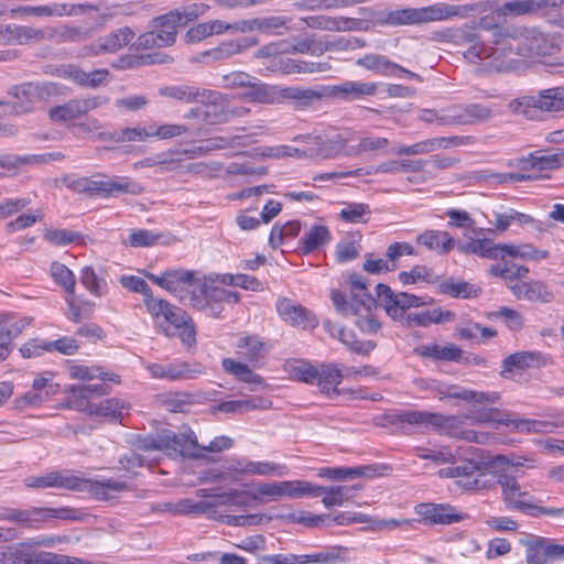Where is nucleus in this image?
Returning a JSON list of instances; mask_svg holds the SVG:
<instances>
[{"instance_id": "obj_56", "label": "nucleus", "mask_w": 564, "mask_h": 564, "mask_svg": "<svg viewBox=\"0 0 564 564\" xmlns=\"http://www.w3.org/2000/svg\"><path fill=\"white\" fill-rule=\"evenodd\" d=\"M0 564H32L30 543H21L0 552Z\"/></svg>"}, {"instance_id": "obj_13", "label": "nucleus", "mask_w": 564, "mask_h": 564, "mask_svg": "<svg viewBox=\"0 0 564 564\" xmlns=\"http://www.w3.org/2000/svg\"><path fill=\"white\" fill-rule=\"evenodd\" d=\"M376 305L382 307L386 314L393 321H401L404 318L405 311L411 307H420L427 302L422 297L415 296L406 292H394L392 289L383 283L376 286Z\"/></svg>"}, {"instance_id": "obj_12", "label": "nucleus", "mask_w": 564, "mask_h": 564, "mask_svg": "<svg viewBox=\"0 0 564 564\" xmlns=\"http://www.w3.org/2000/svg\"><path fill=\"white\" fill-rule=\"evenodd\" d=\"M227 290L215 285V281L206 278L198 283L191 295H188V305L193 308L204 312L207 316L219 318L224 311V304L227 299Z\"/></svg>"}, {"instance_id": "obj_1", "label": "nucleus", "mask_w": 564, "mask_h": 564, "mask_svg": "<svg viewBox=\"0 0 564 564\" xmlns=\"http://www.w3.org/2000/svg\"><path fill=\"white\" fill-rule=\"evenodd\" d=\"M480 11L476 3L449 4L445 2L433 3L421 8L384 9L376 13V23L380 26L400 28L421 25L431 22H441L454 18L465 19Z\"/></svg>"}, {"instance_id": "obj_14", "label": "nucleus", "mask_w": 564, "mask_h": 564, "mask_svg": "<svg viewBox=\"0 0 564 564\" xmlns=\"http://www.w3.org/2000/svg\"><path fill=\"white\" fill-rule=\"evenodd\" d=\"M166 18L167 13L151 20L150 30L140 34L133 42L135 50L161 48L174 44L177 26Z\"/></svg>"}, {"instance_id": "obj_2", "label": "nucleus", "mask_w": 564, "mask_h": 564, "mask_svg": "<svg viewBox=\"0 0 564 564\" xmlns=\"http://www.w3.org/2000/svg\"><path fill=\"white\" fill-rule=\"evenodd\" d=\"M389 422L425 429L431 427L440 434L477 444H490L495 440L494 434L463 429V420L455 415L412 410L389 415Z\"/></svg>"}, {"instance_id": "obj_9", "label": "nucleus", "mask_w": 564, "mask_h": 564, "mask_svg": "<svg viewBox=\"0 0 564 564\" xmlns=\"http://www.w3.org/2000/svg\"><path fill=\"white\" fill-rule=\"evenodd\" d=\"M303 140L306 147L301 149V154L308 158L335 159L338 156H347L349 149L348 139L337 130L330 129L319 134H306L296 138Z\"/></svg>"}, {"instance_id": "obj_36", "label": "nucleus", "mask_w": 564, "mask_h": 564, "mask_svg": "<svg viewBox=\"0 0 564 564\" xmlns=\"http://www.w3.org/2000/svg\"><path fill=\"white\" fill-rule=\"evenodd\" d=\"M318 375L315 384L319 388L321 392L329 398L338 394L337 387L343 381L341 369L335 364H322L318 366Z\"/></svg>"}, {"instance_id": "obj_23", "label": "nucleus", "mask_w": 564, "mask_h": 564, "mask_svg": "<svg viewBox=\"0 0 564 564\" xmlns=\"http://www.w3.org/2000/svg\"><path fill=\"white\" fill-rule=\"evenodd\" d=\"M65 392L69 394L66 399V408L80 412L90 408L93 398L108 394L109 389L104 383L70 384L65 387Z\"/></svg>"}, {"instance_id": "obj_7", "label": "nucleus", "mask_w": 564, "mask_h": 564, "mask_svg": "<svg viewBox=\"0 0 564 564\" xmlns=\"http://www.w3.org/2000/svg\"><path fill=\"white\" fill-rule=\"evenodd\" d=\"M496 482L500 485L503 500L509 509L519 510L531 517L564 514V509L540 506L529 492L521 490L519 482L512 476L499 475Z\"/></svg>"}, {"instance_id": "obj_10", "label": "nucleus", "mask_w": 564, "mask_h": 564, "mask_svg": "<svg viewBox=\"0 0 564 564\" xmlns=\"http://www.w3.org/2000/svg\"><path fill=\"white\" fill-rule=\"evenodd\" d=\"M349 283L354 290L349 299L338 290H333L330 293L332 302L340 315L347 317L349 314L361 313L376 307V299L368 292L365 279L361 275H350Z\"/></svg>"}, {"instance_id": "obj_6", "label": "nucleus", "mask_w": 564, "mask_h": 564, "mask_svg": "<svg viewBox=\"0 0 564 564\" xmlns=\"http://www.w3.org/2000/svg\"><path fill=\"white\" fill-rule=\"evenodd\" d=\"M147 310L167 337L178 336L187 346L196 341V332L192 319L181 307L174 306L165 300L156 299L149 300Z\"/></svg>"}, {"instance_id": "obj_30", "label": "nucleus", "mask_w": 564, "mask_h": 564, "mask_svg": "<svg viewBox=\"0 0 564 564\" xmlns=\"http://www.w3.org/2000/svg\"><path fill=\"white\" fill-rule=\"evenodd\" d=\"M279 104L292 100L296 108L305 109L314 102L322 99L323 94L314 88H304L300 86H280Z\"/></svg>"}, {"instance_id": "obj_27", "label": "nucleus", "mask_w": 564, "mask_h": 564, "mask_svg": "<svg viewBox=\"0 0 564 564\" xmlns=\"http://www.w3.org/2000/svg\"><path fill=\"white\" fill-rule=\"evenodd\" d=\"M84 8L74 3H52L22 7L12 12L28 17H76L83 12Z\"/></svg>"}, {"instance_id": "obj_62", "label": "nucleus", "mask_w": 564, "mask_h": 564, "mask_svg": "<svg viewBox=\"0 0 564 564\" xmlns=\"http://www.w3.org/2000/svg\"><path fill=\"white\" fill-rule=\"evenodd\" d=\"M282 497L302 498L304 496L314 497L315 485L301 480H284L281 481Z\"/></svg>"}, {"instance_id": "obj_20", "label": "nucleus", "mask_w": 564, "mask_h": 564, "mask_svg": "<svg viewBox=\"0 0 564 564\" xmlns=\"http://www.w3.org/2000/svg\"><path fill=\"white\" fill-rule=\"evenodd\" d=\"M257 37L247 36L221 42L219 45L200 52L197 56L198 62L212 61L220 62L240 55L250 47L258 45Z\"/></svg>"}, {"instance_id": "obj_37", "label": "nucleus", "mask_w": 564, "mask_h": 564, "mask_svg": "<svg viewBox=\"0 0 564 564\" xmlns=\"http://www.w3.org/2000/svg\"><path fill=\"white\" fill-rule=\"evenodd\" d=\"M417 242L440 254L448 253L456 245L455 239L442 230H426L417 237Z\"/></svg>"}, {"instance_id": "obj_45", "label": "nucleus", "mask_w": 564, "mask_h": 564, "mask_svg": "<svg viewBox=\"0 0 564 564\" xmlns=\"http://www.w3.org/2000/svg\"><path fill=\"white\" fill-rule=\"evenodd\" d=\"M356 64L382 76H393L395 75V69L400 68L399 64L393 63L386 56L379 54H366L358 58Z\"/></svg>"}, {"instance_id": "obj_31", "label": "nucleus", "mask_w": 564, "mask_h": 564, "mask_svg": "<svg viewBox=\"0 0 564 564\" xmlns=\"http://www.w3.org/2000/svg\"><path fill=\"white\" fill-rule=\"evenodd\" d=\"M166 291L188 304V295L195 292L194 273L187 270L167 271Z\"/></svg>"}, {"instance_id": "obj_21", "label": "nucleus", "mask_w": 564, "mask_h": 564, "mask_svg": "<svg viewBox=\"0 0 564 564\" xmlns=\"http://www.w3.org/2000/svg\"><path fill=\"white\" fill-rule=\"evenodd\" d=\"M276 311L279 316L292 326L306 329L318 325L316 316L311 311L291 299H279L276 301Z\"/></svg>"}, {"instance_id": "obj_38", "label": "nucleus", "mask_w": 564, "mask_h": 564, "mask_svg": "<svg viewBox=\"0 0 564 564\" xmlns=\"http://www.w3.org/2000/svg\"><path fill=\"white\" fill-rule=\"evenodd\" d=\"M448 398L458 399L474 404L488 405L496 403L500 395L498 392H482L476 390L465 389L459 386H448L446 388Z\"/></svg>"}, {"instance_id": "obj_60", "label": "nucleus", "mask_w": 564, "mask_h": 564, "mask_svg": "<svg viewBox=\"0 0 564 564\" xmlns=\"http://www.w3.org/2000/svg\"><path fill=\"white\" fill-rule=\"evenodd\" d=\"M32 564H93L79 557H73L64 554H56L46 551L32 550Z\"/></svg>"}, {"instance_id": "obj_59", "label": "nucleus", "mask_w": 564, "mask_h": 564, "mask_svg": "<svg viewBox=\"0 0 564 564\" xmlns=\"http://www.w3.org/2000/svg\"><path fill=\"white\" fill-rule=\"evenodd\" d=\"M44 238L47 242L57 247L84 243L82 234L68 229H47L44 232Z\"/></svg>"}, {"instance_id": "obj_24", "label": "nucleus", "mask_w": 564, "mask_h": 564, "mask_svg": "<svg viewBox=\"0 0 564 564\" xmlns=\"http://www.w3.org/2000/svg\"><path fill=\"white\" fill-rule=\"evenodd\" d=\"M552 48L551 40L535 29L525 31L517 43V54L523 57L545 56Z\"/></svg>"}, {"instance_id": "obj_40", "label": "nucleus", "mask_w": 564, "mask_h": 564, "mask_svg": "<svg viewBox=\"0 0 564 564\" xmlns=\"http://www.w3.org/2000/svg\"><path fill=\"white\" fill-rule=\"evenodd\" d=\"M332 235L329 229L324 225H314L299 241V248L303 254H310L329 242Z\"/></svg>"}, {"instance_id": "obj_54", "label": "nucleus", "mask_w": 564, "mask_h": 564, "mask_svg": "<svg viewBox=\"0 0 564 564\" xmlns=\"http://www.w3.org/2000/svg\"><path fill=\"white\" fill-rule=\"evenodd\" d=\"M451 316L449 312H443L440 308L427 310L417 313H410L405 317L408 326H423L442 323Z\"/></svg>"}, {"instance_id": "obj_43", "label": "nucleus", "mask_w": 564, "mask_h": 564, "mask_svg": "<svg viewBox=\"0 0 564 564\" xmlns=\"http://www.w3.org/2000/svg\"><path fill=\"white\" fill-rule=\"evenodd\" d=\"M419 352L425 358L441 361H455L458 362L462 358L463 350L454 345H438V344H426L420 347Z\"/></svg>"}, {"instance_id": "obj_48", "label": "nucleus", "mask_w": 564, "mask_h": 564, "mask_svg": "<svg viewBox=\"0 0 564 564\" xmlns=\"http://www.w3.org/2000/svg\"><path fill=\"white\" fill-rule=\"evenodd\" d=\"M135 33L129 26H123L111 31L110 33L100 36L104 48L107 54H115L126 45H128L134 37Z\"/></svg>"}, {"instance_id": "obj_22", "label": "nucleus", "mask_w": 564, "mask_h": 564, "mask_svg": "<svg viewBox=\"0 0 564 564\" xmlns=\"http://www.w3.org/2000/svg\"><path fill=\"white\" fill-rule=\"evenodd\" d=\"M517 300L547 304L554 301V292L541 280L517 281L508 284Z\"/></svg>"}, {"instance_id": "obj_33", "label": "nucleus", "mask_w": 564, "mask_h": 564, "mask_svg": "<svg viewBox=\"0 0 564 564\" xmlns=\"http://www.w3.org/2000/svg\"><path fill=\"white\" fill-rule=\"evenodd\" d=\"M417 508V512L424 520L434 524H451L463 519V516L451 505L423 503Z\"/></svg>"}, {"instance_id": "obj_4", "label": "nucleus", "mask_w": 564, "mask_h": 564, "mask_svg": "<svg viewBox=\"0 0 564 564\" xmlns=\"http://www.w3.org/2000/svg\"><path fill=\"white\" fill-rule=\"evenodd\" d=\"M232 446V440L228 436H217L209 442L208 446L200 447L193 431L185 433H174L163 431L156 436H150L142 440L139 447L145 451H163L169 455L178 454L192 458H200L202 451L218 453Z\"/></svg>"}, {"instance_id": "obj_44", "label": "nucleus", "mask_w": 564, "mask_h": 564, "mask_svg": "<svg viewBox=\"0 0 564 564\" xmlns=\"http://www.w3.org/2000/svg\"><path fill=\"white\" fill-rule=\"evenodd\" d=\"M348 552L346 546L332 545L313 554H303L302 563L335 564L337 562H345L347 561Z\"/></svg>"}, {"instance_id": "obj_35", "label": "nucleus", "mask_w": 564, "mask_h": 564, "mask_svg": "<svg viewBox=\"0 0 564 564\" xmlns=\"http://www.w3.org/2000/svg\"><path fill=\"white\" fill-rule=\"evenodd\" d=\"M237 352L256 367L269 350V346L258 335L242 336L238 339Z\"/></svg>"}, {"instance_id": "obj_34", "label": "nucleus", "mask_w": 564, "mask_h": 564, "mask_svg": "<svg viewBox=\"0 0 564 564\" xmlns=\"http://www.w3.org/2000/svg\"><path fill=\"white\" fill-rule=\"evenodd\" d=\"M279 85H269L251 76L248 86L245 87L242 97L251 102L273 105L279 104Z\"/></svg>"}, {"instance_id": "obj_55", "label": "nucleus", "mask_w": 564, "mask_h": 564, "mask_svg": "<svg viewBox=\"0 0 564 564\" xmlns=\"http://www.w3.org/2000/svg\"><path fill=\"white\" fill-rule=\"evenodd\" d=\"M500 253L513 258L540 261L549 257V252L534 248L532 245H500Z\"/></svg>"}, {"instance_id": "obj_53", "label": "nucleus", "mask_w": 564, "mask_h": 564, "mask_svg": "<svg viewBox=\"0 0 564 564\" xmlns=\"http://www.w3.org/2000/svg\"><path fill=\"white\" fill-rule=\"evenodd\" d=\"M372 467L370 466H360V467H324L318 471V476L323 478L334 479V480H345L349 478L368 476Z\"/></svg>"}, {"instance_id": "obj_49", "label": "nucleus", "mask_w": 564, "mask_h": 564, "mask_svg": "<svg viewBox=\"0 0 564 564\" xmlns=\"http://www.w3.org/2000/svg\"><path fill=\"white\" fill-rule=\"evenodd\" d=\"M371 208L368 204L348 202L339 212V219L347 224H366L369 221Z\"/></svg>"}, {"instance_id": "obj_63", "label": "nucleus", "mask_w": 564, "mask_h": 564, "mask_svg": "<svg viewBox=\"0 0 564 564\" xmlns=\"http://www.w3.org/2000/svg\"><path fill=\"white\" fill-rule=\"evenodd\" d=\"M120 284L131 292L140 293L141 295H143V302L147 308L149 300H156L152 294L150 285L147 283L144 279L140 276L122 275L120 278Z\"/></svg>"}, {"instance_id": "obj_28", "label": "nucleus", "mask_w": 564, "mask_h": 564, "mask_svg": "<svg viewBox=\"0 0 564 564\" xmlns=\"http://www.w3.org/2000/svg\"><path fill=\"white\" fill-rule=\"evenodd\" d=\"M508 110L514 115H521L527 119L533 120L545 111L543 90L534 95H525L512 99L508 104Z\"/></svg>"}, {"instance_id": "obj_42", "label": "nucleus", "mask_w": 564, "mask_h": 564, "mask_svg": "<svg viewBox=\"0 0 564 564\" xmlns=\"http://www.w3.org/2000/svg\"><path fill=\"white\" fill-rule=\"evenodd\" d=\"M457 249L464 254H477L481 258L498 259L500 245H495L489 239H474L467 242H456Z\"/></svg>"}, {"instance_id": "obj_50", "label": "nucleus", "mask_w": 564, "mask_h": 564, "mask_svg": "<svg viewBox=\"0 0 564 564\" xmlns=\"http://www.w3.org/2000/svg\"><path fill=\"white\" fill-rule=\"evenodd\" d=\"M124 409V402L120 401L117 398H110L100 401L98 404H90V408L83 412L89 415L102 416L110 420H118L121 417Z\"/></svg>"}, {"instance_id": "obj_58", "label": "nucleus", "mask_w": 564, "mask_h": 564, "mask_svg": "<svg viewBox=\"0 0 564 564\" xmlns=\"http://www.w3.org/2000/svg\"><path fill=\"white\" fill-rule=\"evenodd\" d=\"M80 282L87 291L97 297L104 296L108 291V284L91 267H85L80 271Z\"/></svg>"}, {"instance_id": "obj_3", "label": "nucleus", "mask_w": 564, "mask_h": 564, "mask_svg": "<svg viewBox=\"0 0 564 564\" xmlns=\"http://www.w3.org/2000/svg\"><path fill=\"white\" fill-rule=\"evenodd\" d=\"M24 484L29 488H64L73 491H89L98 500L112 499L117 494L128 489L124 481L85 479L67 471H51L42 476L28 477Z\"/></svg>"}, {"instance_id": "obj_26", "label": "nucleus", "mask_w": 564, "mask_h": 564, "mask_svg": "<svg viewBox=\"0 0 564 564\" xmlns=\"http://www.w3.org/2000/svg\"><path fill=\"white\" fill-rule=\"evenodd\" d=\"M43 41L55 44L83 43L91 37V30L79 25L47 26L42 29Z\"/></svg>"}, {"instance_id": "obj_39", "label": "nucleus", "mask_w": 564, "mask_h": 564, "mask_svg": "<svg viewBox=\"0 0 564 564\" xmlns=\"http://www.w3.org/2000/svg\"><path fill=\"white\" fill-rule=\"evenodd\" d=\"M315 491L317 492L314 497L323 496L322 502L326 508H333L336 506H343L346 501L351 498V492L357 487L352 486H316Z\"/></svg>"}, {"instance_id": "obj_47", "label": "nucleus", "mask_w": 564, "mask_h": 564, "mask_svg": "<svg viewBox=\"0 0 564 564\" xmlns=\"http://www.w3.org/2000/svg\"><path fill=\"white\" fill-rule=\"evenodd\" d=\"M198 494L202 497H212L210 502L215 503V509L220 506L245 507L248 505V500L251 499V492L245 490H231L212 496L207 489H200Z\"/></svg>"}, {"instance_id": "obj_41", "label": "nucleus", "mask_w": 564, "mask_h": 564, "mask_svg": "<svg viewBox=\"0 0 564 564\" xmlns=\"http://www.w3.org/2000/svg\"><path fill=\"white\" fill-rule=\"evenodd\" d=\"M333 91L347 100H357L377 93L376 83L346 80L334 86Z\"/></svg>"}, {"instance_id": "obj_5", "label": "nucleus", "mask_w": 564, "mask_h": 564, "mask_svg": "<svg viewBox=\"0 0 564 564\" xmlns=\"http://www.w3.org/2000/svg\"><path fill=\"white\" fill-rule=\"evenodd\" d=\"M456 37L473 43L464 53V57L468 62L482 64L490 69L508 70L513 62L512 56L518 55L514 40L506 35L494 41L495 46L477 41L476 34L470 29L458 30Z\"/></svg>"}, {"instance_id": "obj_61", "label": "nucleus", "mask_w": 564, "mask_h": 564, "mask_svg": "<svg viewBox=\"0 0 564 564\" xmlns=\"http://www.w3.org/2000/svg\"><path fill=\"white\" fill-rule=\"evenodd\" d=\"M53 280L70 296L75 294L76 280L74 273L63 263L53 262L51 265Z\"/></svg>"}, {"instance_id": "obj_57", "label": "nucleus", "mask_w": 564, "mask_h": 564, "mask_svg": "<svg viewBox=\"0 0 564 564\" xmlns=\"http://www.w3.org/2000/svg\"><path fill=\"white\" fill-rule=\"evenodd\" d=\"M286 475H289V467L284 464L250 459V476L284 477Z\"/></svg>"}, {"instance_id": "obj_32", "label": "nucleus", "mask_w": 564, "mask_h": 564, "mask_svg": "<svg viewBox=\"0 0 564 564\" xmlns=\"http://www.w3.org/2000/svg\"><path fill=\"white\" fill-rule=\"evenodd\" d=\"M562 3L564 0H513L503 3L500 12L506 17H518L536 13L546 8H556Z\"/></svg>"}, {"instance_id": "obj_8", "label": "nucleus", "mask_w": 564, "mask_h": 564, "mask_svg": "<svg viewBox=\"0 0 564 564\" xmlns=\"http://www.w3.org/2000/svg\"><path fill=\"white\" fill-rule=\"evenodd\" d=\"M500 411L496 408H473L466 414V419L473 423H498L506 426H510L511 431L518 433H544L549 432L553 424L547 421L521 419L514 414H505L499 417Z\"/></svg>"}, {"instance_id": "obj_15", "label": "nucleus", "mask_w": 564, "mask_h": 564, "mask_svg": "<svg viewBox=\"0 0 564 564\" xmlns=\"http://www.w3.org/2000/svg\"><path fill=\"white\" fill-rule=\"evenodd\" d=\"M144 368L152 378L169 381L196 379L206 373V367L196 361L187 362L174 360L165 364L148 362L144 365Z\"/></svg>"}, {"instance_id": "obj_64", "label": "nucleus", "mask_w": 564, "mask_h": 564, "mask_svg": "<svg viewBox=\"0 0 564 564\" xmlns=\"http://www.w3.org/2000/svg\"><path fill=\"white\" fill-rule=\"evenodd\" d=\"M416 456L421 459L432 460L435 464H456L457 453L452 452L447 447L437 449L416 448Z\"/></svg>"}, {"instance_id": "obj_18", "label": "nucleus", "mask_w": 564, "mask_h": 564, "mask_svg": "<svg viewBox=\"0 0 564 564\" xmlns=\"http://www.w3.org/2000/svg\"><path fill=\"white\" fill-rule=\"evenodd\" d=\"M143 187L128 176L109 177L104 174L94 175V195L105 197L117 196L119 194L139 195L143 193Z\"/></svg>"}, {"instance_id": "obj_46", "label": "nucleus", "mask_w": 564, "mask_h": 564, "mask_svg": "<svg viewBox=\"0 0 564 564\" xmlns=\"http://www.w3.org/2000/svg\"><path fill=\"white\" fill-rule=\"evenodd\" d=\"M208 10L209 6L205 3L184 4L167 12L166 19H171V21L174 22L176 26L185 25L205 15Z\"/></svg>"}, {"instance_id": "obj_25", "label": "nucleus", "mask_w": 564, "mask_h": 564, "mask_svg": "<svg viewBox=\"0 0 564 564\" xmlns=\"http://www.w3.org/2000/svg\"><path fill=\"white\" fill-rule=\"evenodd\" d=\"M161 95L185 102H209L219 100V93L209 89H200L195 86H169L160 90Z\"/></svg>"}, {"instance_id": "obj_51", "label": "nucleus", "mask_w": 564, "mask_h": 564, "mask_svg": "<svg viewBox=\"0 0 564 564\" xmlns=\"http://www.w3.org/2000/svg\"><path fill=\"white\" fill-rule=\"evenodd\" d=\"M560 166V159L556 154H546L541 151L531 153L522 160L523 170L550 171Z\"/></svg>"}, {"instance_id": "obj_19", "label": "nucleus", "mask_w": 564, "mask_h": 564, "mask_svg": "<svg viewBox=\"0 0 564 564\" xmlns=\"http://www.w3.org/2000/svg\"><path fill=\"white\" fill-rule=\"evenodd\" d=\"M107 102L108 98L102 96L72 99L64 105L52 108L50 110V117L53 121H70Z\"/></svg>"}, {"instance_id": "obj_17", "label": "nucleus", "mask_w": 564, "mask_h": 564, "mask_svg": "<svg viewBox=\"0 0 564 564\" xmlns=\"http://www.w3.org/2000/svg\"><path fill=\"white\" fill-rule=\"evenodd\" d=\"M457 469V485L465 490H480L490 488L495 484L496 476L489 473V468L481 462L468 459Z\"/></svg>"}, {"instance_id": "obj_11", "label": "nucleus", "mask_w": 564, "mask_h": 564, "mask_svg": "<svg viewBox=\"0 0 564 564\" xmlns=\"http://www.w3.org/2000/svg\"><path fill=\"white\" fill-rule=\"evenodd\" d=\"M70 510L67 508L32 507L29 509L1 508L0 521L14 522L23 528L39 529L51 519H69Z\"/></svg>"}, {"instance_id": "obj_29", "label": "nucleus", "mask_w": 564, "mask_h": 564, "mask_svg": "<svg viewBox=\"0 0 564 564\" xmlns=\"http://www.w3.org/2000/svg\"><path fill=\"white\" fill-rule=\"evenodd\" d=\"M43 42L40 28L19 24H6L3 45H29Z\"/></svg>"}, {"instance_id": "obj_16", "label": "nucleus", "mask_w": 564, "mask_h": 564, "mask_svg": "<svg viewBox=\"0 0 564 564\" xmlns=\"http://www.w3.org/2000/svg\"><path fill=\"white\" fill-rule=\"evenodd\" d=\"M443 127L475 124L492 117V110L482 104L452 105L443 108Z\"/></svg>"}, {"instance_id": "obj_52", "label": "nucleus", "mask_w": 564, "mask_h": 564, "mask_svg": "<svg viewBox=\"0 0 564 564\" xmlns=\"http://www.w3.org/2000/svg\"><path fill=\"white\" fill-rule=\"evenodd\" d=\"M213 512H215V503L205 500L195 501L188 498L175 502L174 508L175 516H197Z\"/></svg>"}]
</instances>
